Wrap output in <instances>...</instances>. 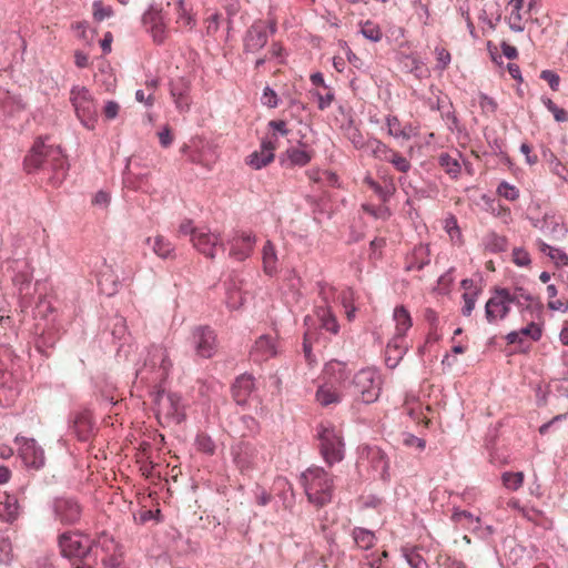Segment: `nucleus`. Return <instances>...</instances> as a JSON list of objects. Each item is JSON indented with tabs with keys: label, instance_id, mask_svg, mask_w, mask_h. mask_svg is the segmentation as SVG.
<instances>
[{
	"label": "nucleus",
	"instance_id": "f257e3e1",
	"mask_svg": "<svg viewBox=\"0 0 568 568\" xmlns=\"http://www.w3.org/2000/svg\"><path fill=\"white\" fill-rule=\"evenodd\" d=\"M59 546L64 557L85 558L92 555L101 559L104 568H120L122 565L119 545L105 531L99 534L93 541L78 532H64L59 537Z\"/></svg>",
	"mask_w": 568,
	"mask_h": 568
},
{
	"label": "nucleus",
	"instance_id": "f03ea898",
	"mask_svg": "<svg viewBox=\"0 0 568 568\" xmlns=\"http://www.w3.org/2000/svg\"><path fill=\"white\" fill-rule=\"evenodd\" d=\"M24 170L28 173L41 172L42 180L53 187H59L67 178L69 165L67 158L59 146L47 145L36 141L24 158Z\"/></svg>",
	"mask_w": 568,
	"mask_h": 568
},
{
	"label": "nucleus",
	"instance_id": "7ed1b4c3",
	"mask_svg": "<svg viewBox=\"0 0 568 568\" xmlns=\"http://www.w3.org/2000/svg\"><path fill=\"white\" fill-rule=\"evenodd\" d=\"M24 170L28 173L41 172L42 180L53 187H59L67 178L69 165L67 158L59 146L47 145L36 141L24 158Z\"/></svg>",
	"mask_w": 568,
	"mask_h": 568
},
{
	"label": "nucleus",
	"instance_id": "20e7f679",
	"mask_svg": "<svg viewBox=\"0 0 568 568\" xmlns=\"http://www.w3.org/2000/svg\"><path fill=\"white\" fill-rule=\"evenodd\" d=\"M532 300V296L520 286L495 287L485 305L486 320L494 324L506 318L513 304L525 312L530 308Z\"/></svg>",
	"mask_w": 568,
	"mask_h": 568
},
{
	"label": "nucleus",
	"instance_id": "39448f33",
	"mask_svg": "<svg viewBox=\"0 0 568 568\" xmlns=\"http://www.w3.org/2000/svg\"><path fill=\"white\" fill-rule=\"evenodd\" d=\"M307 500L315 507H323L332 501L334 493L333 477L321 467L307 468L301 475Z\"/></svg>",
	"mask_w": 568,
	"mask_h": 568
},
{
	"label": "nucleus",
	"instance_id": "423d86ee",
	"mask_svg": "<svg viewBox=\"0 0 568 568\" xmlns=\"http://www.w3.org/2000/svg\"><path fill=\"white\" fill-rule=\"evenodd\" d=\"M171 368L172 362L168 349L163 346H152L138 376L149 383L158 384L166 379Z\"/></svg>",
	"mask_w": 568,
	"mask_h": 568
},
{
	"label": "nucleus",
	"instance_id": "0eeeda50",
	"mask_svg": "<svg viewBox=\"0 0 568 568\" xmlns=\"http://www.w3.org/2000/svg\"><path fill=\"white\" fill-rule=\"evenodd\" d=\"M69 99L80 122L87 129L93 130L98 119V111L95 100L89 89L74 85L70 91Z\"/></svg>",
	"mask_w": 568,
	"mask_h": 568
},
{
	"label": "nucleus",
	"instance_id": "6e6552de",
	"mask_svg": "<svg viewBox=\"0 0 568 568\" xmlns=\"http://www.w3.org/2000/svg\"><path fill=\"white\" fill-rule=\"evenodd\" d=\"M321 453L328 465H334L344 458L342 430L332 424H322L318 428Z\"/></svg>",
	"mask_w": 568,
	"mask_h": 568
},
{
	"label": "nucleus",
	"instance_id": "1a4fd4ad",
	"mask_svg": "<svg viewBox=\"0 0 568 568\" xmlns=\"http://www.w3.org/2000/svg\"><path fill=\"white\" fill-rule=\"evenodd\" d=\"M306 331L304 334V351L307 354L313 341L316 339V328L325 329L332 334H337L339 325L335 315L327 306H318L313 315L305 317Z\"/></svg>",
	"mask_w": 568,
	"mask_h": 568
},
{
	"label": "nucleus",
	"instance_id": "9d476101",
	"mask_svg": "<svg viewBox=\"0 0 568 568\" xmlns=\"http://www.w3.org/2000/svg\"><path fill=\"white\" fill-rule=\"evenodd\" d=\"M349 387L363 403H373L381 394V377L374 368H363L353 376Z\"/></svg>",
	"mask_w": 568,
	"mask_h": 568
},
{
	"label": "nucleus",
	"instance_id": "9b49d317",
	"mask_svg": "<svg viewBox=\"0 0 568 568\" xmlns=\"http://www.w3.org/2000/svg\"><path fill=\"white\" fill-rule=\"evenodd\" d=\"M192 345L195 354L203 358L212 357L217 348L214 331L207 326H199L192 332Z\"/></svg>",
	"mask_w": 568,
	"mask_h": 568
},
{
	"label": "nucleus",
	"instance_id": "f8f14e48",
	"mask_svg": "<svg viewBox=\"0 0 568 568\" xmlns=\"http://www.w3.org/2000/svg\"><path fill=\"white\" fill-rule=\"evenodd\" d=\"M270 29L271 33L275 32V23L270 22L267 24L264 21H257L251 26L247 30L244 47L247 52L255 53L261 50L266 43L268 39L267 30Z\"/></svg>",
	"mask_w": 568,
	"mask_h": 568
},
{
	"label": "nucleus",
	"instance_id": "ddd939ff",
	"mask_svg": "<svg viewBox=\"0 0 568 568\" xmlns=\"http://www.w3.org/2000/svg\"><path fill=\"white\" fill-rule=\"evenodd\" d=\"M142 21L154 42L163 43L169 38L170 29L161 10L151 9L146 11Z\"/></svg>",
	"mask_w": 568,
	"mask_h": 568
},
{
	"label": "nucleus",
	"instance_id": "4468645a",
	"mask_svg": "<svg viewBox=\"0 0 568 568\" xmlns=\"http://www.w3.org/2000/svg\"><path fill=\"white\" fill-rule=\"evenodd\" d=\"M55 518L65 525L79 521L82 515V507L78 500L68 497L57 498L53 504Z\"/></svg>",
	"mask_w": 568,
	"mask_h": 568
},
{
	"label": "nucleus",
	"instance_id": "2eb2a0df",
	"mask_svg": "<svg viewBox=\"0 0 568 568\" xmlns=\"http://www.w3.org/2000/svg\"><path fill=\"white\" fill-rule=\"evenodd\" d=\"M280 352V344L276 336L261 335L251 348L250 356L254 362L261 363L275 357Z\"/></svg>",
	"mask_w": 568,
	"mask_h": 568
},
{
	"label": "nucleus",
	"instance_id": "dca6fc26",
	"mask_svg": "<svg viewBox=\"0 0 568 568\" xmlns=\"http://www.w3.org/2000/svg\"><path fill=\"white\" fill-rule=\"evenodd\" d=\"M19 455L27 467L39 469L44 465V452L34 439L17 438Z\"/></svg>",
	"mask_w": 568,
	"mask_h": 568
},
{
	"label": "nucleus",
	"instance_id": "f3484780",
	"mask_svg": "<svg viewBox=\"0 0 568 568\" xmlns=\"http://www.w3.org/2000/svg\"><path fill=\"white\" fill-rule=\"evenodd\" d=\"M158 412L175 423L184 418L181 397L175 393L158 394Z\"/></svg>",
	"mask_w": 568,
	"mask_h": 568
},
{
	"label": "nucleus",
	"instance_id": "a211bd4d",
	"mask_svg": "<svg viewBox=\"0 0 568 568\" xmlns=\"http://www.w3.org/2000/svg\"><path fill=\"white\" fill-rule=\"evenodd\" d=\"M276 149L277 138L274 134L272 139L262 141L260 150L251 153L246 158L245 163L254 170H260L274 161Z\"/></svg>",
	"mask_w": 568,
	"mask_h": 568
},
{
	"label": "nucleus",
	"instance_id": "6ab92c4d",
	"mask_svg": "<svg viewBox=\"0 0 568 568\" xmlns=\"http://www.w3.org/2000/svg\"><path fill=\"white\" fill-rule=\"evenodd\" d=\"M174 31L189 32L196 26V14L187 0H174Z\"/></svg>",
	"mask_w": 568,
	"mask_h": 568
},
{
	"label": "nucleus",
	"instance_id": "aec40b11",
	"mask_svg": "<svg viewBox=\"0 0 568 568\" xmlns=\"http://www.w3.org/2000/svg\"><path fill=\"white\" fill-rule=\"evenodd\" d=\"M233 459L241 471H245L257 467L262 456H260L257 447L248 443H241L233 450Z\"/></svg>",
	"mask_w": 568,
	"mask_h": 568
},
{
	"label": "nucleus",
	"instance_id": "412c9836",
	"mask_svg": "<svg viewBox=\"0 0 568 568\" xmlns=\"http://www.w3.org/2000/svg\"><path fill=\"white\" fill-rule=\"evenodd\" d=\"M190 84L184 78H179L171 81L170 94L173 99L179 112H187L190 109L191 100L189 97Z\"/></svg>",
	"mask_w": 568,
	"mask_h": 568
},
{
	"label": "nucleus",
	"instance_id": "4be33fe9",
	"mask_svg": "<svg viewBox=\"0 0 568 568\" xmlns=\"http://www.w3.org/2000/svg\"><path fill=\"white\" fill-rule=\"evenodd\" d=\"M341 388V386L323 381L316 390L315 399L323 407L336 406L343 398Z\"/></svg>",
	"mask_w": 568,
	"mask_h": 568
},
{
	"label": "nucleus",
	"instance_id": "5701e85b",
	"mask_svg": "<svg viewBox=\"0 0 568 568\" xmlns=\"http://www.w3.org/2000/svg\"><path fill=\"white\" fill-rule=\"evenodd\" d=\"M349 377L347 365L339 361L328 362L323 371V379L327 383L344 387Z\"/></svg>",
	"mask_w": 568,
	"mask_h": 568
},
{
	"label": "nucleus",
	"instance_id": "b1692460",
	"mask_svg": "<svg viewBox=\"0 0 568 568\" xmlns=\"http://www.w3.org/2000/svg\"><path fill=\"white\" fill-rule=\"evenodd\" d=\"M407 351L404 337L393 336L385 349V363L389 368H395L403 359Z\"/></svg>",
	"mask_w": 568,
	"mask_h": 568
},
{
	"label": "nucleus",
	"instance_id": "393cba45",
	"mask_svg": "<svg viewBox=\"0 0 568 568\" xmlns=\"http://www.w3.org/2000/svg\"><path fill=\"white\" fill-rule=\"evenodd\" d=\"M313 155L314 151L307 150L304 144L303 148L292 146L285 151L282 164L288 168L305 166L311 162Z\"/></svg>",
	"mask_w": 568,
	"mask_h": 568
},
{
	"label": "nucleus",
	"instance_id": "a878e982",
	"mask_svg": "<svg viewBox=\"0 0 568 568\" xmlns=\"http://www.w3.org/2000/svg\"><path fill=\"white\" fill-rule=\"evenodd\" d=\"M510 10L506 17L509 28L515 32H521L525 30V23L528 20L529 9L524 10L523 3H518V0H510L508 3Z\"/></svg>",
	"mask_w": 568,
	"mask_h": 568
},
{
	"label": "nucleus",
	"instance_id": "bb28decb",
	"mask_svg": "<svg viewBox=\"0 0 568 568\" xmlns=\"http://www.w3.org/2000/svg\"><path fill=\"white\" fill-rule=\"evenodd\" d=\"M462 287L464 290V304L462 307V314L464 316H470L475 308L476 302L481 294V288L477 286L473 280L468 278L462 281Z\"/></svg>",
	"mask_w": 568,
	"mask_h": 568
},
{
	"label": "nucleus",
	"instance_id": "cd10ccee",
	"mask_svg": "<svg viewBox=\"0 0 568 568\" xmlns=\"http://www.w3.org/2000/svg\"><path fill=\"white\" fill-rule=\"evenodd\" d=\"M542 325L539 323L530 322L526 327L519 331H513L507 334L506 339L508 344L521 343L524 339L537 342L541 338Z\"/></svg>",
	"mask_w": 568,
	"mask_h": 568
},
{
	"label": "nucleus",
	"instance_id": "c85d7f7f",
	"mask_svg": "<svg viewBox=\"0 0 568 568\" xmlns=\"http://www.w3.org/2000/svg\"><path fill=\"white\" fill-rule=\"evenodd\" d=\"M387 132L395 139L408 141L410 138L417 135V130L412 124H402L396 115L386 116Z\"/></svg>",
	"mask_w": 568,
	"mask_h": 568
},
{
	"label": "nucleus",
	"instance_id": "c756f323",
	"mask_svg": "<svg viewBox=\"0 0 568 568\" xmlns=\"http://www.w3.org/2000/svg\"><path fill=\"white\" fill-rule=\"evenodd\" d=\"M254 389V378L251 375H241L232 386L233 398L239 405L247 403L250 395Z\"/></svg>",
	"mask_w": 568,
	"mask_h": 568
},
{
	"label": "nucleus",
	"instance_id": "7c9ffc66",
	"mask_svg": "<svg viewBox=\"0 0 568 568\" xmlns=\"http://www.w3.org/2000/svg\"><path fill=\"white\" fill-rule=\"evenodd\" d=\"M72 432L80 440H88L92 433V416L84 410L74 415Z\"/></svg>",
	"mask_w": 568,
	"mask_h": 568
},
{
	"label": "nucleus",
	"instance_id": "2f4dec72",
	"mask_svg": "<svg viewBox=\"0 0 568 568\" xmlns=\"http://www.w3.org/2000/svg\"><path fill=\"white\" fill-rule=\"evenodd\" d=\"M393 320L395 322L394 336L405 338L406 333L413 325V320L407 308L403 305L396 306L393 312Z\"/></svg>",
	"mask_w": 568,
	"mask_h": 568
},
{
	"label": "nucleus",
	"instance_id": "473e14b6",
	"mask_svg": "<svg viewBox=\"0 0 568 568\" xmlns=\"http://www.w3.org/2000/svg\"><path fill=\"white\" fill-rule=\"evenodd\" d=\"M367 459L381 478L385 479L389 467V462L385 453L377 447L368 448Z\"/></svg>",
	"mask_w": 568,
	"mask_h": 568
},
{
	"label": "nucleus",
	"instance_id": "72a5a7b5",
	"mask_svg": "<svg viewBox=\"0 0 568 568\" xmlns=\"http://www.w3.org/2000/svg\"><path fill=\"white\" fill-rule=\"evenodd\" d=\"M19 511L18 500L14 496L4 494L0 500V517L6 521L17 518Z\"/></svg>",
	"mask_w": 568,
	"mask_h": 568
},
{
	"label": "nucleus",
	"instance_id": "f704fd0d",
	"mask_svg": "<svg viewBox=\"0 0 568 568\" xmlns=\"http://www.w3.org/2000/svg\"><path fill=\"white\" fill-rule=\"evenodd\" d=\"M541 229L554 237H560L566 232L561 216L548 213L544 216Z\"/></svg>",
	"mask_w": 568,
	"mask_h": 568
},
{
	"label": "nucleus",
	"instance_id": "c9c22d12",
	"mask_svg": "<svg viewBox=\"0 0 568 568\" xmlns=\"http://www.w3.org/2000/svg\"><path fill=\"white\" fill-rule=\"evenodd\" d=\"M352 537L356 547L364 550L371 549L376 541L374 532L361 527H356L353 529Z\"/></svg>",
	"mask_w": 568,
	"mask_h": 568
},
{
	"label": "nucleus",
	"instance_id": "e433bc0d",
	"mask_svg": "<svg viewBox=\"0 0 568 568\" xmlns=\"http://www.w3.org/2000/svg\"><path fill=\"white\" fill-rule=\"evenodd\" d=\"M191 242L194 247L220 245V239L216 234L204 232L203 230L193 231Z\"/></svg>",
	"mask_w": 568,
	"mask_h": 568
},
{
	"label": "nucleus",
	"instance_id": "4c0bfd02",
	"mask_svg": "<svg viewBox=\"0 0 568 568\" xmlns=\"http://www.w3.org/2000/svg\"><path fill=\"white\" fill-rule=\"evenodd\" d=\"M364 183L379 196L383 203H387L396 190L393 183H389V185L383 187L372 178H365Z\"/></svg>",
	"mask_w": 568,
	"mask_h": 568
},
{
	"label": "nucleus",
	"instance_id": "58836bf2",
	"mask_svg": "<svg viewBox=\"0 0 568 568\" xmlns=\"http://www.w3.org/2000/svg\"><path fill=\"white\" fill-rule=\"evenodd\" d=\"M525 475L523 471H505L501 475V481L505 488L511 491L518 490L524 484Z\"/></svg>",
	"mask_w": 568,
	"mask_h": 568
},
{
	"label": "nucleus",
	"instance_id": "ea45409f",
	"mask_svg": "<svg viewBox=\"0 0 568 568\" xmlns=\"http://www.w3.org/2000/svg\"><path fill=\"white\" fill-rule=\"evenodd\" d=\"M444 229L449 235L453 245H460L462 244V233L459 230V226L457 224V219L454 215H448L444 220Z\"/></svg>",
	"mask_w": 568,
	"mask_h": 568
},
{
	"label": "nucleus",
	"instance_id": "a19ab883",
	"mask_svg": "<svg viewBox=\"0 0 568 568\" xmlns=\"http://www.w3.org/2000/svg\"><path fill=\"white\" fill-rule=\"evenodd\" d=\"M387 162L402 173H407L412 166L409 160L395 150L389 154Z\"/></svg>",
	"mask_w": 568,
	"mask_h": 568
},
{
	"label": "nucleus",
	"instance_id": "79ce46f5",
	"mask_svg": "<svg viewBox=\"0 0 568 568\" xmlns=\"http://www.w3.org/2000/svg\"><path fill=\"white\" fill-rule=\"evenodd\" d=\"M496 193L510 202H515L519 197V190L515 185H511L506 181L499 183Z\"/></svg>",
	"mask_w": 568,
	"mask_h": 568
},
{
	"label": "nucleus",
	"instance_id": "37998d69",
	"mask_svg": "<svg viewBox=\"0 0 568 568\" xmlns=\"http://www.w3.org/2000/svg\"><path fill=\"white\" fill-rule=\"evenodd\" d=\"M361 32L366 39L374 42H378L383 36L379 26L372 21H366L365 23H363Z\"/></svg>",
	"mask_w": 568,
	"mask_h": 568
},
{
	"label": "nucleus",
	"instance_id": "c03bdc74",
	"mask_svg": "<svg viewBox=\"0 0 568 568\" xmlns=\"http://www.w3.org/2000/svg\"><path fill=\"white\" fill-rule=\"evenodd\" d=\"M244 303L243 293L237 288H230L226 293V304L231 310L240 308Z\"/></svg>",
	"mask_w": 568,
	"mask_h": 568
},
{
	"label": "nucleus",
	"instance_id": "a18cd8bd",
	"mask_svg": "<svg viewBox=\"0 0 568 568\" xmlns=\"http://www.w3.org/2000/svg\"><path fill=\"white\" fill-rule=\"evenodd\" d=\"M393 149H390L387 144L379 140H375L374 144L372 146V153L374 158L387 162L389 154L392 153Z\"/></svg>",
	"mask_w": 568,
	"mask_h": 568
},
{
	"label": "nucleus",
	"instance_id": "49530a36",
	"mask_svg": "<svg viewBox=\"0 0 568 568\" xmlns=\"http://www.w3.org/2000/svg\"><path fill=\"white\" fill-rule=\"evenodd\" d=\"M545 106L550 111L557 122L568 121V113L562 108L557 106L552 100L545 98L542 99Z\"/></svg>",
	"mask_w": 568,
	"mask_h": 568
},
{
	"label": "nucleus",
	"instance_id": "de8ad7c7",
	"mask_svg": "<svg viewBox=\"0 0 568 568\" xmlns=\"http://www.w3.org/2000/svg\"><path fill=\"white\" fill-rule=\"evenodd\" d=\"M100 291L108 296H112L116 292V283L112 280L111 274H102L99 280Z\"/></svg>",
	"mask_w": 568,
	"mask_h": 568
},
{
	"label": "nucleus",
	"instance_id": "09e8293b",
	"mask_svg": "<svg viewBox=\"0 0 568 568\" xmlns=\"http://www.w3.org/2000/svg\"><path fill=\"white\" fill-rule=\"evenodd\" d=\"M264 271L272 275L277 271V256L275 251H263Z\"/></svg>",
	"mask_w": 568,
	"mask_h": 568
},
{
	"label": "nucleus",
	"instance_id": "8fccbe9b",
	"mask_svg": "<svg viewBox=\"0 0 568 568\" xmlns=\"http://www.w3.org/2000/svg\"><path fill=\"white\" fill-rule=\"evenodd\" d=\"M439 164L445 169V171L449 174H458L460 172V165L457 160L453 159L448 154H442L439 156Z\"/></svg>",
	"mask_w": 568,
	"mask_h": 568
},
{
	"label": "nucleus",
	"instance_id": "3c124183",
	"mask_svg": "<svg viewBox=\"0 0 568 568\" xmlns=\"http://www.w3.org/2000/svg\"><path fill=\"white\" fill-rule=\"evenodd\" d=\"M113 11L110 6H105L102 1L93 2V17L97 21H102L112 16Z\"/></svg>",
	"mask_w": 568,
	"mask_h": 568
},
{
	"label": "nucleus",
	"instance_id": "603ef678",
	"mask_svg": "<svg viewBox=\"0 0 568 568\" xmlns=\"http://www.w3.org/2000/svg\"><path fill=\"white\" fill-rule=\"evenodd\" d=\"M385 204L386 203H383V205H379L378 207H375L369 204H364L363 210L376 219L386 220L390 216V211Z\"/></svg>",
	"mask_w": 568,
	"mask_h": 568
},
{
	"label": "nucleus",
	"instance_id": "864d4df0",
	"mask_svg": "<svg viewBox=\"0 0 568 568\" xmlns=\"http://www.w3.org/2000/svg\"><path fill=\"white\" fill-rule=\"evenodd\" d=\"M196 445H197L199 450H201L205 454L213 455L215 452V444L211 439V437L207 435H204V434L199 435L196 437Z\"/></svg>",
	"mask_w": 568,
	"mask_h": 568
},
{
	"label": "nucleus",
	"instance_id": "5fc2aeb1",
	"mask_svg": "<svg viewBox=\"0 0 568 568\" xmlns=\"http://www.w3.org/2000/svg\"><path fill=\"white\" fill-rule=\"evenodd\" d=\"M453 519L457 523H464L466 521L469 525L476 524V527H478L480 520L479 517L474 516L471 513L467 510H457L453 515Z\"/></svg>",
	"mask_w": 568,
	"mask_h": 568
},
{
	"label": "nucleus",
	"instance_id": "6e6d98bb",
	"mask_svg": "<svg viewBox=\"0 0 568 568\" xmlns=\"http://www.w3.org/2000/svg\"><path fill=\"white\" fill-rule=\"evenodd\" d=\"M478 103L483 112L487 114L494 113L497 110V103L495 100L484 93L478 95Z\"/></svg>",
	"mask_w": 568,
	"mask_h": 568
},
{
	"label": "nucleus",
	"instance_id": "4d7b16f0",
	"mask_svg": "<svg viewBox=\"0 0 568 568\" xmlns=\"http://www.w3.org/2000/svg\"><path fill=\"white\" fill-rule=\"evenodd\" d=\"M262 101H263L264 105L273 109L278 105L280 100H278L277 93L273 89L266 87L263 91Z\"/></svg>",
	"mask_w": 568,
	"mask_h": 568
},
{
	"label": "nucleus",
	"instance_id": "13d9d810",
	"mask_svg": "<svg viewBox=\"0 0 568 568\" xmlns=\"http://www.w3.org/2000/svg\"><path fill=\"white\" fill-rule=\"evenodd\" d=\"M324 90V93L320 91L315 93L318 100V109L321 110H325L326 108H328L334 100V93L328 88Z\"/></svg>",
	"mask_w": 568,
	"mask_h": 568
},
{
	"label": "nucleus",
	"instance_id": "bf43d9fd",
	"mask_svg": "<svg viewBox=\"0 0 568 568\" xmlns=\"http://www.w3.org/2000/svg\"><path fill=\"white\" fill-rule=\"evenodd\" d=\"M426 251H414L412 254V258L419 260V263L417 265L413 264L410 261H408V264L406 266L407 270H420L424 265L429 263V260L427 258V254H425Z\"/></svg>",
	"mask_w": 568,
	"mask_h": 568
},
{
	"label": "nucleus",
	"instance_id": "052dcab7",
	"mask_svg": "<svg viewBox=\"0 0 568 568\" xmlns=\"http://www.w3.org/2000/svg\"><path fill=\"white\" fill-rule=\"evenodd\" d=\"M540 78L545 80L554 91L558 90L560 81L558 74L550 70H544L540 74Z\"/></svg>",
	"mask_w": 568,
	"mask_h": 568
},
{
	"label": "nucleus",
	"instance_id": "680f3d73",
	"mask_svg": "<svg viewBox=\"0 0 568 568\" xmlns=\"http://www.w3.org/2000/svg\"><path fill=\"white\" fill-rule=\"evenodd\" d=\"M493 211L495 215L501 220L503 223L508 224L511 222V211L508 206L498 204L496 207H493Z\"/></svg>",
	"mask_w": 568,
	"mask_h": 568
},
{
	"label": "nucleus",
	"instance_id": "e2e57ef3",
	"mask_svg": "<svg viewBox=\"0 0 568 568\" xmlns=\"http://www.w3.org/2000/svg\"><path fill=\"white\" fill-rule=\"evenodd\" d=\"M353 296V292L352 291H343L342 293V303L345 307V313H346V316L349 321L353 320L354 315H355V307L354 306H349L348 305V300H351Z\"/></svg>",
	"mask_w": 568,
	"mask_h": 568
},
{
	"label": "nucleus",
	"instance_id": "0e129e2a",
	"mask_svg": "<svg viewBox=\"0 0 568 568\" xmlns=\"http://www.w3.org/2000/svg\"><path fill=\"white\" fill-rule=\"evenodd\" d=\"M549 257L557 266H568V255L565 251H549Z\"/></svg>",
	"mask_w": 568,
	"mask_h": 568
},
{
	"label": "nucleus",
	"instance_id": "69168bd1",
	"mask_svg": "<svg viewBox=\"0 0 568 568\" xmlns=\"http://www.w3.org/2000/svg\"><path fill=\"white\" fill-rule=\"evenodd\" d=\"M119 110H120L119 103H116L115 101H109V102H106V104L103 109V114L106 120H113L118 116Z\"/></svg>",
	"mask_w": 568,
	"mask_h": 568
},
{
	"label": "nucleus",
	"instance_id": "338daca9",
	"mask_svg": "<svg viewBox=\"0 0 568 568\" xmlns=\"http://www.w3.org/2000/svg\"><path fill=\"white\" fill-rule=\"evenodd\" d=\"M437 62L440 69H445L450 62V53L444 48H436Z\"/></svg>",
	"mask_w": 568,
	"mask_h": 568
},
{
	"label": "nucleus",
	"instance_id": "774afa93",
	"mask_svg": "<svg viewBox=\"0 0 568 568\" xmlns=\"http://www.w3.org/2000/svg\"><path fill=\"white\" fill-rule=\"evenodd\" d=\"M547 306L551 311H559V312L565 313L568 311V300L554 298L551 301H548Z\"/></svg>",
	"mask_w": 568,
	"mask_h": 568
}]
</instances>
